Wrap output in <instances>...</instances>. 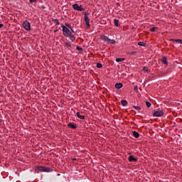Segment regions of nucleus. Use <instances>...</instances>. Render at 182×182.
<instances>
[{"label":"nucleus","instance_id":"obj_14","mask_svg":"<svg viewBox=\"0 0 182 182\" xmlns=\"http://www.w3.org/2000/svg\"><path fill=\"white\" fill-rule=\"evenodd\" d=\"M172 42H178V43H181L182 45V40L181 39H172Z\"/></svg>","mask_w":182,"mask_h":182},{"label":"nucleus","instance_id":"obj_19","mask_svg":"<svg viewBox=\"0 0 182 182\" xmlns=\"http://www.w3.org/2000/svg\"><path fill=\"white\" fill-rule=\"evenodd\" d=\"M124 60H126L125 58H117L116 62H123Z\"/></svg>","mask_w":182,"mask_h":182},{"label":"nucleus","instance_id":"obj_31","mask_svg":"<svg viewBox=\"0 0 182 182\" xmlns=\"http://www.w3.org/2000/svg\"><path fill=\"white\" fill-rule=\"evenodd\" d=\"M31 4H33V2H36V0H30Z\"/></svg>","mask_w":182,"mask_h":182},{"label":"nucleus","instance_id":"obj_20","mask_svg":"<svg viewBox=\"0 0 182 182\" xmlns=\"http://www.w3.org/2000/svg\"><path fill=\"white\" fill-rule=\"evenodd\" d=\"M97 68H98V69H102V68H103V65H102V63H97Z\"/></svg>","mask_w":182,"mask_h":182},{"label":"nucleus","instance_id":"obj_23","mask_svg":"<svg viewBox=\"0 0 182 182\" xmlns=\"http://www.w3.org/2000/svg\"><path fill=\"white\" fill-rule=\"evenodd\" d=\"M109 43H111L112 45H114V43H116V41L110 39Z\"/></svg>","mask_w":182,"mask_h":182},{"label":"nucleus","instance_id":"obj_5","mask_svg":"<svg viewBox=\"0 0 182 182\" xmlns=\"http://www.w3.org/2000/svg\"><path fill=\"white\" fill-rule=\"evenodd\" d=\"M85 25L87 26V28H90V19L89 18V17L87 16V14H85Z\"/></svg>","mask_w":182,"mask_h":182},{"label":"nucleus","instance_id":"obj_27","mask_svg":"<svg viewBox=\"0 0 182 182\" xmlns=\"http://www.w3.org/2000/svg\"><path fill=\"white\" fill-rule=\"evenodd\" d=\"M65 46H67V48H70L72 45H70L69 43H65Z\"/></svg>","mask_w":182,"mask_h":182},{"label":"nucleus","instance_id":"obj_22","mask_svg":"<svg viewBox=\"0 0 182 182\" xmlns=\"http://www.w3.org/2000/svg\"><path fill=\"white\" fill-rule=\"evenodd\" d=\"M65 27H67L68 29H72V26L68 23H65Z\"/></svg>","mask_w":182,"mask_h":182},{"label":"nucleus","instance_id":"obj_17","mask_svg":"<svg viewBox=\"0 0 182 182\" xmlns=\"http://www.w3.org/2000/svg\"><path fill=\"white\" fill-rule=\"evenodd\" d=\"M121 105H122V106H126V105H127V101L124 100H122Z\"/></svg>","mask_w":182,"mask_h":182},{"label":"nucleus","instance_id":"obj_10","mask_svg":"<svg viewBox=\"0 0 182 182\" xmlns=\"http://www.w3.org/2000/svg\"><path fill=\"white\" fill-rule=\"evenodd\" d=\"M161 62H162V63H164V65H168V62H167L166 57H163Z\"/></svg>","mask_w":182,"mask_h":182},{"label":"nucleus","instance_id":"obj_34","mask_svg":"<svg viewBox=\"0 0 182 182\" xmlns=\"http://www.w3.org/2000/svg\"><path fill=\"white\" fill-rule=\"evenodd\" d=\"M70 29L71 30L72 32H73V33H75V31L72 29V27Z\"/></svg>","mask_w":182,"mask_h":182},{"label":"nucleus","instance_id":"obj_32","mask_svg":"<svg viewBox=\"0 0 182 182\" xmlns=\"http://www.w3.org/2000/svg\"><path fill=\"white\" fill-rule=\"evenodd\" d=\"M136 51H133L131 53V55H136Z\"/></svg>","mask_w":182,"mask_h":182},{"label":"nucleus","instance_id":"obj_33","mask_svg":"<svg viewBox=\"0 0 182 182\" xmlns=\"http://www.w3.org/2000/svg\"><path fill=\"white\" fill-rule=\"evenodd\" d=\"M2 26H4V24L1 23L0 24V29H1V28H2Z\"/></svg>","mask_w":182,"mask_h":182},{"label":"nucleus","instance_id":"obj_13","mask_svg":"<svg viewBox=\"0 0 182 182\" xmlns=\"http://www.w3.org/2000/svg\"><path fill=\"white\" fill-rule=\"evenodd\" d=\"M76 116L78 119H81L82 120L85 119V116L80 115V112H77Z\"/></svg>","mask_w":182,"mask_h":182},{"label":"nucleus","instance_id":"obj_7","mask_svg":"<svg viewBox=\"0 0 182 182\" xmlns=\"http://www.w3.org/2000/svg\"><path fill=\"white\" fill-rule=\"evenodd\" d=\"M101 39L102 41H105V42H107V43L110 42V38H109V37L104 35L101 36Z\"/></svg>","mask_w":182,"mask_h":182},{"label":"nucleus","instance_id":"obj_30","mask_svg":"<svg viewBox=\"0 0 182 182\" xmlns=\"http://www.w3.org/2000/svg\"><path fill=\"white\" fill-rule=\"evenodd\" d=\"M77 50H83V48H82L81 47L77 46Z\"/></svg>","mask_w":182,"mask_h":182},{"label":"nucleus","instance_id":"obj_2","mask_svg":"<svg viewBox=\"0 0 182 182\" xmlns=\"http://www.w3.org/2000/svg\"><path fill=\"white\" fill-rule=\"evenodd\" d=\"M61 28H63V33L64 36L67 38V36H69L72 33L70 30L68 28V27H65L64 25L61 26Z\"/></svg>","mask_w":182,"mask_h":182},{"label":"nucleus","instance_id":"obj_8","mask_svg":"<svg viewBox=\"0 0 182 182\" xmlns=\"http://www.w3.org/2000/svg\"><path fill=\"white\" fill-rule=\"evenodd\" d=\"M67 38H70V41H72L73 42H74V41H76V37L75 36V35L70 33L69 36H67Z\"/></svg>","mask_w":182,"mask_h":182},{"label":"nucleus","instance_id":"obj_29","mask_svg":"<svg viewBox=\"0 0 182 182\" xmlns=\"http://www.w3.org/2000/svg\"><path fill=\"white\" fill-rule=\"evenodd\" d=\"M134 90H136V92L139 91V88L137 87V85L134 86Z\"/></svg>","mask_w":182,"mask_h":182},{"label":"nucleus","instance_id":"obj_4","mask_svg":"<svg viewBox=\"0 0 182 182\" xmlns=\"http://www.w3.org/2000/svg\"><path fill=\"white\" fill-rule=\"evenodd\" d=\"M23 28L26 31H30L31 30V23L28 21H25L23 22Z\"/></svg>","mask_w":182,"mask_h":182},{"label":"nucleus","instance_id":"obj_25","mask_svg":"<svg viewBox=\"0 0 182 182\" xmlns=\"http://www.w3.org/2000/svg\"><path fill=\"white\" fill-rule=\"evenodd\" d=\"M146 105L147 106V107H151V103H150L149 102H146Z\"/></svg>","mask_w":182,"mask_h":182},{"label":"nucleus","instance_id":"obj_21","mask_svg":"<svg viewBox=\"0 0 182 182\" xmlns=\"http://www.w3.org/2000/svg\"><path fill=\"white\" fill-rule=\"evenodd\" d=\"M139 46H146V44L144 42L139 41L138 43Z\"/></svg>","mask_w":182,"mask_h":182},{"label":"nucleus","instance_id":"obj_12","mask_svg":"<svg viewBox=\"0 0 182 182\" xmlns=\"http://www.w3.org/2000/svg\"><path fill=\"white\" fill-rule=\"evenodd\" d=\"M133 136H135L136 139H139V137H140V134H139V132H136V131H133Z\"/></svg>","mask_w":182,"mask_h":182},{"label":"nucleus","instance_id":"obj_9","mask_svg":"<svg viewBox=\"0 0 182 182\" xmlns=\"http://www.w3.org/2000/svg\"><path fill=\"white\" fill-rule=\"evenodd\" d=\"M123 87V84L122 82H118L115 84L116 89H122Z\"/></svg>","mask_w":182,"mask_h":182},{"label":"nucleus","instance_id":"obj_26","mask_svg":"<svg viewBox=\"0 0 182 182\" xmlns=\"http://www.w3.org/2000/svg\"><path fill=\"white\" fill-rule=\"evenodd\" d=\"M53 21H54V22H55V23L56 26L59 25V20H58V19H54Z\"/></svg>","mask_w":182,"mask_h":182},{"label":"nucleus","instance_id":"obj_3","mask_svg":"<svg viewBox=\"0 0 182 182\" xmlns=\"http://www.w3.org/2000/svg\"><path fill=\"white\" fill-rule=\"evenodd\" d=\"M164 115V112H163V110H161V109H159L157 111H155L153 113L154 117H161Z\"/></svg>","mask_w":182,"mask_h":182},{"label":"nucleus","instance_id":"obj_18","mask_svg":"<svg viewBox=\"0 0 182 182\" xmlns=\"http://www.w3.org/2000/svg\"><path fill=\"white\" fill-rule=\"evenodd\" d=\"M114 23L115 26H119V20L114 19Z\"/></svg>","mask_w":182,"mask_h":182},{"label":"nucleus","instance_id":"obj_35","mask_svg":"<svg viewBox=\"0 0 182 182\" xmlns=\"http://www.w3.org/2000/svg\"><path fill=\"white\" fill-rule=\"evenodd\" d=\"M73 160L75 161H76V159H73Z\"/></svg>","mask_w":182,"mask_h":182},{"label":"nucleus","instance_id":"obj_11","mask_svg":"<svg viewBox=\"0 0 182 182\" xmlns=\"http://www.w3.org/2000/svg\"><path fill=\"white\" fill-rule=\"evenodd\" d=\"M129 161H130L132 163V162L137 161V159L136 158H134L133 156H129Z\"/></svg>","mask_w":182,"mask_h":182},{"label":"nucleus","instance_id":"obj_15","mask_svg":"<svg viewBox=\"0 0 182 182\" xmlns=\"http://www.w3.org/2000/svg\"><path fill=\"white\" fill-rule=\"evenodd\" d=\"M143 72L144 73H149V72H150V70H149V68H146V67H144L143 68Z\"/></svg>","mask_w":182,"mask_h":182},{"label":"nucleus","instance_id":"obj_16","mask_svg":"<svg viewBox=\"0 0 182 182\" xmlns=\"http://www.w3.org/2000/svg\"><path fill=\"white\" fill-rule=\"evenodd\" d=\"M68 127H70V129H76V125H75L72 123H70V124H68Z\"/></svg>","mask_w":182,"mask_h":182},{"label":"nucleus","instance_id":"obj_24","mask_svg":"<svg viewBox=\"0 0 182 182\" xmlns=\"http://www.w3.org/2000/svg\"><path fill=\"white\" fill-rule=\"evenodd\" d=\"M134 109H135V110H141V108L139 106H134Z\"/></svg>","mask_w":182,"mask_h":182},{"label":"nucleus","instance_id":"obj_1","mask_svg":"<svg viewBox=\"0 0 182 182\" xmlns=\"http://www.w3.org/2000/svg\"><path fill=\"white\" fill-rule=\"evenodd\" d=\"M35 170L36 171H37V173H39V171H46L47 173H49V171H50V168H46L45 166H36L35 167Z\"/></svg>","mask_w":182,"mask_h":182},{"label":"nucleus","instance_id":"obj_28","mask_svg":"<svg viewBox=\"0 0 182 182\" xmlns=\"http://www.w3.org/2000/svg\"><path fill=\"white\" fill-rule=\"evenodd\" d=\"M151 32H154L156 31V27H153L150 29Z\"/></svg>","mask_w":182,"mask_h":182},{"label":"nucleus","instance_id":"obj_6","mask_svg":"<svg viewBox=\"0 0 182 182\" xmlns=\"http://www.w3.org/2000/svg\"><path fill=\"white\" fill-rule=\"evenodd\" d=\"M73 8L75 11H83V8H82V6H79V4H73Z\"/></svg>","mask_w":182,"mask_h":182}]
</instances>
